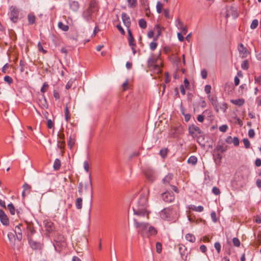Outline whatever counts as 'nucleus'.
I'll use <instances>...</instances> for the list:
<instances>
[{
  "label": "nucleus",
  "mask_w": 261,
  "mask_h": 261,
  "mask_svg": "<svg viewBox=\"0 0 261 261\" xmlns=\"http://www.w3.org/2000/svg\"><path fill=\"white\" fill-rule=\"evenodd\" d=\"M179 251L181 259L185 261L187 260V249L184 245L179 246Z\"/></svg>",
  "instance_id": "4468645a"
},
{
  "label": "nucleus",
  "mask_w": 261,
  "mask_h": 261,
  "mask_svg": "<svg viewBox=\"0 0 261 261\" xmlns=\"http://www.w3.org/2000/svg\"><path fill=\"white\" fill-rule=\"evenodd\" d=\"M157 45L158 43L156 42L152 41L149 44L150 49L151 50H154L156 49Z\"/></svg>",
  "instance_id": "de8ad7c7"
},
{
  "label": "nucleus",
  "mask_w": 261,
  "mask_h": 261,
  "mask_svg": "<svg viewBox=\"0 0 261 261\" xmlns=\"http://www.w3.org/2000/svg\"><path fill=\"white\" fill-rule=\"evenodd\" d=\"M28 230V238L29 240V242L30 243V246L32 248H35V247L33 246L32 244V239L31 238L32 236L35 232V230L33 226L31 225H28L27 226Z\"/></svg>",
  "instance_id": "f8f14e48"
},
{
  "label": "nucleus",
  "mask_w": 261,
  "mask_h": 261,
  "mask_svg": "<svg viewBox=\"0 0 261 261\" xmlns=\"http://www.w3.org/2000/svg\"><path fill=\"white\" fill-rule=\"evenodd\" d=\"M43 99L41 100L40 99V101L41 102V107L43 108L47 109L48 108V104L47 102V101L46 100V98L45 97V96L44 94L42 95Z\"/></svg>",
  "instance_id": "f704fd0d"
},
{
  "label": "nucleus",
  "mask_w": 261,
  "mask_h": 261,
  "mask_svg": "<svg viewBox=\"0 0 261 261\" xmlns=\"http://www.w3.org/2000/svg\"><path fill=\"white\" fill-rule=\"evenodd\" d=\"M149 191L148 189L140 193L136 203L133 206L134 225L136 228H140V231L147 228L148 224L143 222V220L148 219L149 212L147 210L148 197Z\"/></svg>",
  "instance_id": "f257e3e1"
},
{
  "label": "nucleus",
  "mask_w": 261,
  "mask_h": 261,
  "mask_svg": "<svg viewBox=\"0 0 261 261\" xmlns=\"http://www.w3.org/2000/svg\"><path fill=\"white\" fill-rule=\"evenodd\" d=\"M232 142L233 143L234 146H237L239 145L240 141L238 138L235 137L232 139Z\"/></svg>",
  "instance_id": "680f3d73"
},
{
  "label": "nucleus",
  "mask_w": 261,
  "mask_h": 261,
  "mask_svg": "<svg viewBox=\"0 0 261 261\" xmlns=\"http://www.w3.org/2000/svg\"><path fill=\"white\" fill-rule=\"evenodd\" d=\"M160 154L162 157L164 158L166 156L167 154V148H162L160 150Z\"/></svg>",
  "instance_id": "3c124183"
},
{
  "label": "nucleus",
  "mask_w": 261,
  "mask_h": 261,
  "mask_svg": "<svg viewBox=\"0 0 261 261\" xmlns=\"http://www.w3.org/2000/svg\"><path fill=\"white\" fill-rule=\"evenodd\" d=\"M211 218L213 222H216L217 221L216 214L215 212H213L211 214Z\"/></svg>",
  "instance_id": "338daca9"
},
{
  "label": "nucleus",
  "mask_w": 261,
  "mask_h": 261,
  "mask_svg": "<svg viewBox=\"0 0 261 261\" xmlns=\"http://www.w3.org/2000/svg\"><path fill=\"white\" fill-rule=\"evenodd\" d=\"M7 236L9 240V241L11 243L12 242L13 239L14 238V234L12 232H9L8 233Z\"/></svg>",
  "instance_id": "774afa93"
},
{
  "label": "nucleus",
  "mask_w": 261,
  "mask_h": 261,
  "mask_svg": "<svg viewBox=\"0 0 261 261\" xmlns=\"http://www.w3.org/2000/svg\"><path fill=\"white\" fill-rule=\"evenodd\" d=\"M218 107L219 110L223 111L224 112H225L227 109V105L225 103H223L220 105L218 103Z\"/></svg>",
  "instance_id": "09e8293b"
},
{
  "label": "nucleus",
  "mask_w": 261,
  "mask_h": 261,
  "mask_svg": "<svg viewBox=\"0 0 261 261\" xmlns=\"http://www.w3.org/2000/svg\"><path fill=\"white\" fill-rule=\"evenodd\" d=\"M69 4L70 9L74 11H76L79 8V4L77 2L72 1Z\"/></svg>",
  "instance_id": "bb28decb"
},
{
  "label": "nucleus",
  "mask_w": 261,
  "mask_h": 261,
  "mask_svg": "<svg viewBox=\"0 0 261 261\" xmlns=\"http://www.w3.org/2000/svg\"><path fill=\"white\" fill-rule=\"evenodd\" d=\"M147 65L149 69L154 73L159 74L162 72L161 63L159 61L158 57L151 56L148 60Z\"/></svg>",
  "instance_id": "20e7f679"
},
{
  "label": "nucleus",
  "mask_w": 261,
  "mask_h": 261,
  "mask_svg": "<svg viewBox=\"0 0 261 261\" xmlns=\"http://www.w3.org/2000/svg\"><path fill=\"white\" fill-rule=\"evenodd\" d=\"M177 23L176 26L178 29H180L182 33L186 34L187 33L188 29L186 26H185L183 22H181L179 19L176 20Z\"/></svg>",
  "instance_id": "aec40b11"
},
{
  "label": "nucleus",
  "mask_w": 261,
  "mask_h": 261,
  "mask_svg": "<svg viewBox=\"0 0 261 261\" xmlns=\"http://www.w3.org/2000/svg\"><path fill=\"white\" fill-rule=\"evenodd\" d=\"M23 190L25 191V192H27V194H29L31 192V187L29 185H28L27 183H25L23 185Z\"/></svg>",
  "instance_id": "58836bf2"
},
{
  "label": "nucleus",
  "mask_w": 261,
  "mask_h": 261,
  "mask_svg": "<svg viewBox=\"0 0 261 261\" xmlns=\"http://www.w3.org/2000/svg\"><path fill=\"white\" fill-rule=\"evenodd\" d=\"M70 118V113L67 104L66 105L65 108V119L66 122H68Z\"/></svg>",
  "instance_id": "72a5a7b5"
},
{
  "label": "nucleus",
  "mask_w": 261,
  "mask_h": 261,
  "mask_svg": "<svg viewBox=\"0 0 261 261\" xmlns=\"http://www.w3.org/2000/svg\"><path fill=\"white\" fill-rule=\"evenodd\" d=\"M241 68L243 70H247L249 68V62L247 60H244L241 64Z\"/></svg>",
  "instance_id": "e433bc0d"
},
{
  "label": "nucleus",
  "mask_w": 261,
  "mask_h": 261,
  "mask_svg": "<svg viewBox=\"0 0 261 261\" xmlns=\"http://www.w3.org/2000/svg\"><path fill=\"white\" fill-rule=\"evenodd\" d=\"M211 90V86L209 85H207L204 87V91L206 94H210Z\"/></svg>",
  "instance_id": "0e129e2a"
},
{
  "label": "nucleus",
  "mask_w": 261,
  "mask_h": 261,
  "mask_svg": "<svg viewBox=\"0 0 261 261\" xmlns=\"http://www.w3.org/2000/svg\"><path fill=\"white\" fill-rule=\"evenodd\" d=\"M222 159L221 155L220 153H217L216 156L214 159L215 162L217 165H220Z\"/></svg>",
  "instance_id": "c03bdc74"
},
{
  "label": "nucleus",
  "mask_w": 261,
  "mask_h": 261,
  "mask_svg": "<svg viewBox=\"0 0 261 261\" xmlns=\"http://www.w3.org/2000/svg\"><path fill=\"white\" fill-rule=\"evenodd\" d=\"M8 209L9 210L10 214L14 215L15 213V208L12 203H10L7 206Z\"/></svg>",
  "instance_id": "ea45409f"
},
{
  "label": "nucleus",
  "mask_w": 261,
  "mask_h": 261,
  "mask_svg": "<svg viewBox=\"0 0 261 261\" xmlns=\"http://www.w3.org/2000/svg\"><path fill=\"white\" fill-rule=\"evenodd\" d=\"M217 150L218 151H220L221 152H225L227 148H226V147H224V146H222V145H218L217 147Z\"/></svg>",
  "instance_id": "13d9d810"
},
{
  "label": "nucleus",
  "mask_w": 261,
  "mask_h": 261,
  "mask_svg": "<svg viewBox=\"0 0 261 261\" xmlns=\"http://www.w3.org/2000/svg\"><path fill=\"white\" fill-rule=\"evenodd\" d=\"M121 18L124 25L127 28V29H130L129 27L131 24L129 16L125 13H122L121 14Z\"/></svg>",
  "instance_id": "ddd939ff"
},
{
  "label": "nucleus",
  "mask_w": 261,
  "mask_h": 261,
  "mask_svg": "<svg viewBox=\"0 0 261 261\" xmlns=\"http://www.w3.org/2000/svg\"><path fill=\"white\" fill-rule=\"evenodd\" d=\"M48 88V85L47 83L45 82L42 87L41 88V92L43 93H44L47 90Z\"/></svg>",
  "instance_id": "a18cd8bd"
},
{
  "label": "nucleus",
  "mask_w": 261,
  "mask_h": 261,
  "mask_svg": "<svg viewBox=\"0 0 261 261\" xmlns=\"http://www.w3.org/2000/svg\"><path fill=\"white\" fill-rule=\"evenodd\" d=\"M258 25V20L256 19H254V20H253V21H252V23H251L250 28L251 29H255L257 28Z\"/></svg>",
  "instance_id": "37998d69"
},
{
  "label": "nucleus",
  "mask_w": 261,
  "mask_h": 261,
  "mask_svg": "<svg viewBox=\"0 0 261 261\" xmlns=\"http://www.w3.org/2000/svg\"><path fill=\"white\" fill-rule=\"evenodd\" d=\"M94 6L92 4H90L89 7L85 10L82 14L83 17L87 21L90 22L94 21L93 19V8Z\"/></svg>",
  "instance_id": "39448f33"
},
{
  "label": "nucleus",
  "mask_w": 261,
  "mask_h": 261,
  "mask_svg": "<svg viewBox=\"0 0 261 261\" xmlns=\"http://www.w3.org/2000/svg\"><path fill=\"white\" fill-rule=\"evenodd\" d=\"M228 129V126L226 124H223L220 126L219 128V129L220 132L225 133L227 131Z\"/></svg>",
  "instance_id": "603ef678"
},
{
  "label": "nucleus",
  "mask_w": 261,
  "mask_h": 261,
  "mask_svg": "<svg viewBox=\"0 0 261 261\" xmlns=\"http://www.w3.org/2000/svg\"><path fill=\"white\" fill-rule=\"evenodd\" d=\"M4 81L6 83H7L9 85L13 83V79L12 78L8 75L5 76L4 77Z\"/></svg>",
  "instance_id": "49530a36"
},
{
  "label": "nucleus",
  "mask_w": 261,
  "mask_h": 261,
  "mask_svg": "<svg viewBox=\"0 0 261 261\" xmlns=\"http://www.w3.org/2000/svg\"><path fill=\"white\" fill-rule=\"evenodd\" d=\"M28 21L30 24H34L35 21V16L34 15L29 14L28 16Z\"/></svg>",
  "instance_id": "4c0bfd02"
},
{
  "label": "nucleus",
  "mask_w": 261,
  "mask_h": 261,
  "mask_svg": "<svg viewBox=\"0 0 261 261\" xmlns=\"http://www.w3.org/2000/svg\"><path fill=\"white\" fill-rule=\"evenodd\" d=\"M189 208L191 209L194 211L201 212L203 211V207L201 205L196 206L194 205H190L189 206Z\"/></svg>",
  "instance_id": "a878e982"
},
{
  "label": "nucleus",
  "mask_w": 261,
  "mask_h": 261,
  "mask_svg": "<svg viewBox=\"0 0 261 261\" xmlns=\"http://www.w3.org/2000/svg\"><path fill=\"white\" fill-rule=\"evenodd\" d=\"M186 239L191 243H194L196 241L195 236L192 233H187L185 236Z\"/></svg>",
  "instance_id": "c85d7f7f"
},
{
  "label": "nucleus",
  "mask_w": 261,
  "mask_h": 261,
  "mask_svg": "<svg viewBox=\"0 0 261 261\" xmlns=\"http://www.w3.org/2000/svg\"><path fill=\"white\" fill-rule=\"evenodd\" d=\"M147 65L149 69L154 73L159 74L162 72L161 63L159 61L158 57L151 56L148 60Z\"/></svg>",
  "instance_id": "7ed1b4c3"
},
{
  "label": "nucleus",
  "mask_w": 261,
  "mask_h": 261,
  "mask_svg": "<svg viewBox=\"0 0 261 261\" xmlns=\"http://www.w3.org/2000/svg\"><path fill=\"white\" fill-rule=\"evenodd\" d=\"M61 167V161L59 159H56L54 163L53 168L55 170H58Z\"/></svg>",
  "instance_id": "7c9ffc66"
},
{
  "label": "nucleus",
  "mask_w": 261,
  "mask_h": 261,
  "mask_svg": "<svg viewBox=\"0 0 261 261\" xmlns=\"http://www.w3.org/2000/svg\"><path fill=\"white\" fill-rule=\"evenodd\" d=\"M89 182L86 183L85 184V190H87L89 188H90V193H91V202H92V198H93V187H92V182L91 173L89 174Z\"/></svg>",
  "instance_id": "2eb2a0df"
},
{
  "label": "nucleus",
  "mask_w": 261,
  "mask_h": 261,
  "mask_svg": "<svg viewBox=\"0 0 261 261\" xmlns=\"http://www.w3.org/2000/svg\"><path fill=\"white\" fill-rule=\"evenodd\" d=\"M128 7L129 8H135L137 4V0H127Z\"/></svg>",
  "instance_id": "c9c22d12"
},
{
  "label": "nucleus",
  "mask_w": 261,
  "mask_h": 261,
  "mask_svg": "<svg viewBox=\"0 0 261 261\" xmlns=\"http://www.w3.org/2000/svg\"><path fill=\"white\" fill-rule=\"evenodd\" d=\"M12 10L10 13V19L13 22H16L18 19V11L15 8L12 7Z\"/></svg>",
  "instance_id": "f3484780"
},
{
  "label": "nucleus",
  "mask_w": 261,
  "mask_h": 261,
  "mask_svg": "<svg viewBox=\"0 0 261 261\" xmlns=\"http://www.w3.org/2000/svg\"><path fill=\"white\" fill-rule=\"evenodd\" d=\"M256 234L257 236V241L258 242V244H260V241H261V238H260V231L259 230H258V231H256L254 232V236H256Z\"/></svg>",
  "instance_id": "69168bd1"
},
{
  "label": "nucleus",
  "mask_w": 261,
  "mask_h": 261,
  "mask_svg": "<svg viewBox=\"0 0 261 261\" xmlns=\"http://www.w3.org/2000/svg\"><path fill=\"white\" fill-rule=\"evenodd\" d=\"M188 130L189 134L193 138H198L202 133L200 128L194 124L189 125Z\"/></svg>",
  "instance_id": "423d86ee"
},
{
  "label": "nucleus",
  "mask_w": 261,
  "mask_h": 261,
  "mask_svg": "<svg viewBox=\"0 0 261 261\" xmlns=\"http://www.w3.org/2000/svg\"><path fill=\"white\" fill-rule=\"evenodd\" d=\"M209 100H210L212 105L214 107L216 111L218 112L219 110V108L218 107V101L217 99V97L216 96L211 97L210 95L208 96Z\"/></svg>",
  "instance_id": "6ab92c4d"
},
{
  "label": "nucleus",
  "mask_w": 261,
  "mask_h": 261,
  "mask_svg": "<svg viewBox=\"0 0 261 261\" xmlns=\"http://www.w3.org/2000/svg\"><path fill=\"white\" fill-rule=\"evenodd\" d=\"M162 199L166 202H171L174 201L175 196L173 193L166 192L162 194Z\"/></svg>",
  "instance_id": "1a4fd4ad"
},
{
  "label": "nucleus",
  "mask_w": 261,
  "mask_h": 261,
  "mask_svg": "<svg viewBox=\"0 0 261 261\" xmlns=\"http://www.w3.org/2000/svg\"><path fill=\"white\" fill-rule=\"evenodd\" d=\"M148 224V226L147 228L144 229L142 231H140V228H137L138 230V231L140 233L142 236H144L145 232H148L150 235H155L157 233V230L156 229L152 226H150L148 223H146Z\"/></svg>",
  "instance_id": "6e6552de"
},
{
  "label": "nucleus",
  "mask_w": 261,
  "mask_h": 261,
  "mask_svg": "<svg viewBox=\"0 0 261 261\" xmlns=\"http://www.w3.org/2000/svg\"><path fill=\"white\" fill-rule=\"evenodd\" d=\"M75 135L73 134L72 135H70L68 140V145L69 146L70 149H71L73 147L75 144Z\"/></svg>",
  "instance_id": "b1692460"
},
{
  "label": "nucleus",
  "mask_w": 261,
  "mask_h": 261,
  "mask_svg": "<svg viewBox=\"0 0 261 261\" xmlns=\"http://www.w3.org/2000/svg\"><path fill=\"white\" fill-rule=\"evenodd\" d=\"M214 247L216 250L217 251V252L219 253L220 252L221 250V244L219 242H216L214 244Z\"/></svg>",
  "instance_id": "6e6d98bb"
},
{
  "label": "nucleus",
  "mask_w": 261,
  "mask_h": 261,
  "mask_svg": "<svg viewBox=\"0 0 261 261\" xmlns=\"http://www.w3.org/2000/svg\"><path fill=\"white\" fill-rule=\"evenodd\" d=\"M38 50L40 51H42L43 53L44 54H45L46 53V50L44 49L41 43L40 42H39L38 43Z\"/></svg>",
  "instance_id": "e2e57ef3"
},
{
  "label": "nucleus",
  "mask_w": 261,
  "mask_h": 261,
  "mask_svg": "<svg viewBox=\"0 0 261 261\" xmlns=\"http://www.w3.org/2000/svg\"><path fill=\"white\" fill-rule=\"evenodd\" d=\"M212 192L216 195H219L220 194V190L216 187H214L212 189Z\"/></svg>",
  "instance_id": "5fc2aeb1"
},
{
  "label": "nucleus",
  "mask_w": 261,
  "mask_h": 261,
  "mask_svg": "<svg viewBox=\"0 0 261 261\" xmlns=\"http://www.w3.org/2000/svg\"><path fill=\"white\" fill-rule=\"evenodd\" d=\"M230 102L238 106H242L244 104L245 100L242 98H239L237 99H231L230 100Z\"/></svg>",
  "instance_id": "393cba45"
},
{
  "label": "nucleus",
  "mask_w": 261,
  "mask_h": 261,
  "mask_svg": "<svg viewBox=\"0 0 261 261\" xmlns=\"http://www.w3.org/2000/svg\"><path fill=\"white\" fill-rule=\"evenodd\" d=\"M139 25L142 29H145L147 27L146 21L144 19H141L139 21Z\"/></svg>",
  "instance_id": "a19ab883"
},
{
  "label": "nucleus",
  "mask_w": 261,
  "mask_h": 261,
  "mask_svg": "<svg viewBox=\"0 0 261 261\" xmlns=\"http://www.w3.org/2000/svg\"><path fill=\"white\" fill-rule=\"evenodd\" d=\"M0 220L4 225H7L9 224V219L2 210H0Z\"/></svg>",
  "instance_id": "a211bd4d"
},
{
  "label": "nucleus",
  "mask_w": 261,
  "mask_h": 261,
  "mask_svg": "<svg viewBox=\"0 0 261 261\" xmlns=\"http://www.w3.org/2000/svg\"><path fill=\"white\" fill-rule=\"evenodd\" d=\"M22 228L24 229L22 224H19L15 226L14 229V232L16 237L17 240L20 242L22 238Z\"/></svg>",
  "instance_id": "9b49d317"
},
{
  "label": "nucleus",
  "mask_w": 261,
  "mask_h": 261,
  "mask_svg": "<svg viewBox=\"0 0 261 261\" xmlns=\"http://www.w3.org/2000/svg\"><path fill=\"white\" fill-rule=\"evenodd\" d=\"M156 11L158 13H161L162 11V9L163 8V5L160 2H158L156 4Z\"/></svg>",
  "instance_id": "79ce46f5"
},
{
  "label": "nucleus",
  "mask_w": 261,
  "mask_h": 261,
  "mask_svg": "<svg viewBox=\"0 0 261 261\" xmlns=\"http://www.w3.org/2000/svg\"><path fill=\"white\" fill-rule=\"evenodd\" d=\"M187 162L189 164H191L192 165H195L197 162V158L194 156H191L188 160Z\"/></svg>",
  "instance_id": "c756f323"
},
{
  "label": "nucleus",
  "mask_w": 261,
  "mask_h": 261,
  "mask_svg": "<svg viewBox=\"0 0 261 261\" xmlns=\"http://www.w3.org/2000/svg\"><path fill=\"white\" fill-rule=\"evenodd\" d=\"M45 228L48 232H50L55 229L54 223L49 220H45L44 222Z\"/></svg>",
  "instance_id": "dca6fc26"
},
{
  "label": "nucleus",
  "mask_w": 261,
  "mask_h": 261,
  "mask_svg": "<svg viewBox=\"0 0 261 261\" xmlns=\"http://www.w3.org/2000/svg\"><path fill=\"white\" fill-rule=\"evenodd\" d=\"M182 132V127L180 124H176L172 126L170 132V135L172 137H176Z\"/></svg>",
  "instance_id": "0eeeda50"
},
{
  "label": "nucleus",
  "mask_w": 261,
  "mask_h": 261,
  "mask_svg": "<svg viewBox=\"0 0 261 261\" xmlns=\"http://www.w3.org/2000/svg\"><path fill=\"white\" fill-rule=\"evenodd\" d=\"M172 178L173 174L171 173H169L163 178V182L165 185L168 184Z\"/></svg>",
  "instance_id": "cd10ccee"
},
{
  "label": "nucleus",
  "mask_w": 261,
  "mask_h": 261,
  "mask_svg": "<svg viewBox=\"0 0 261 261\" xmlns=\"http://www.w3.org/2000/svg\"><path fill=\"white\" fill-rule=\"evenodd\" d=\"M145 174L146 178L151 181H153L155 179L154 172L150 169H147L145 171Z\"/></svg>",
  "instance_id": "412c9836"
},
{
  "label": "nucleus",
  "mask_w": 261,
  "mask_h": 261,
  "mask_svg": "<svg viewBox=\"0 0 261 261\" xmlns=\"http://www.w3.org/2000/svg\"><path fill=\"white\" fill-rule=\"evenodd\" d=\"M128 37V44L129 46H136V43H135V39L132 33L131 30L130 29H127Z\"/></svg>",
  "instance_id": "4be33fe9"
},
{
  "label": "nucleus",
  "mask_w": 261,
  "mask_h": 261,
  "mask_svg": "<svg viewBox=\"0 0 261 261\" xmlns=\"http://www.w3.org/2000/svg\"><path fill=\"white\" fill-rule=\"evenodd\" d=\"M201 75L203 79H205L207 77V72L205 69H203L201 71Z\"/></svg>",
  "instance_id": "052dcab7"
},
{
  "label": "nucleus",
  "mask_w": 261,
  "mask_h": 261,
  "mask_svg": "<svg viewBox=\"0 0 261 261\" xmlns=\"http://www.w3.org/2000/svg\"><path fill=\"white\" fill-rule=\"evenodd\" d=\"M84 168L85 170L87 172H89V163H88V161H85L84 162Z\"/></svg>",
  "instance_id": "bf43d9fd"
},
{
  "label": "nucleus",
  "mask_w": 261,
  "mask_h": 261,
  "mask_svg": "<svg viewBox=\"0 0 261 261\" xmlns=\"http://www.w3.org/2000/svg\"><path fill=\"white\" fill-rule=\"evenodd\" d=\"M58 27L60 29L64 32H66L69 30L68 25L63 24V23L61 21L58 22Z\"/></svg>",
  "instance_id": "2f4dec72"
},
{
  "label": "nucleus",
  "mask_w": 261,
  "mask_h": 261,
  "mask_svg": "<svg viewBox=\"0 0 261 261\" xmlns=\"http://www.w3.org/2000/svg\"><path fill=\"white\" fill-rule=\"evenodd\" d=\"M178 205L169 206L164 208L160 212V216L164 221L175 222L179 216Z\"/></svg>",
  "instance_id": "f03ea898"
},
{
  "label": "nucleus",
  "mask_w": 261,
  "mask_h": 261,
  "mask_svg": "<svg viewBox=\"0 0 261 261\" xmlns=\"http://www.w3.org/2000/svg\"><path fill=\"white\" fill-rule=\"evenodd\" d=\"M83 199L82 198H77L75 202V206L77 209L80 210L82 207L83 205Z\"/></svg>",
  "instance_id": "473e14b6"
},
{
  "label": "nucleus",
  "mask_w": 261,
  "mask_h": 261,
  "mask_svg": "<svg viewBox=\"0 0 261 261\" xmlns=\"http://www.w3.org/2000/svg\"><path fill=\"white\" fill-rule=\"evenodd\" d=\"M58 137L59 138V139L61 140L60 141H58V146L59 148H62V145H64L65 144V136H64V134L63 133H59L58 135Z\"/></svg>",
  "instance_id": "5701e85b"
},
{
  "label": "nucleus",
  "mask_w": 261,
  "mask_h": 261,
  "mask_svg": "<svg viewBox=\"0 0 261 261\" xmlns=\"http://www.w3.org/2000/svg\"><path fill=\"white\" fill-rule=\"evenodd\" d=\"M243 142L245 147L246 148H249L250 147V143L248 139H247V138L243 139Z\"/></svg>",
  "instance_id": "864d4df0"
},
{
  "label": "nucleus",
  "mask_w": 261,
  "mask_h": 261,
  "mask_svg": "<svg viewBox=\"0 0 261 261\" xmlns=\"http://www.w3.org/2000/svg\"><path fill=\"white\" fill-rule=\"evenodd\" d=\"M232 243L234 246L239 247L240 246V241L237 238H234L232 239Z\"/></svg>",
  "instance_id": "8fccbe9b"
},
{
  "label": "nucleus",
  "mask_w": 261,
  "mask_h": 261,
  "mask_svg": "<svg viewBox=\"0 0 261 261\" xmlns=\"http://www.w3.org/2000/svg\"><path fill=\"white\" fill-rule=\"evenodd\" d=\"M156 250L158 253H160L162 251V244L159 242H157L156 244Z\"/></svg>",
  "instance_id": "4d7b16f0"
},
{
  "label": "nucleus",
  "mask_w": 261,
  "mask_h": 261,
  "mask_svg": "<svg viewBox=\"0 0 261 261\" xmlns=\"http://www.w3.org/2000/svg\"><path fill=\"white\" fill-rule=\"evenodd\" d=\"M238 49L239 52L240 56L242 58H244L247 57L248 55L249 54V51L245 47L242 43H240L239 44L238 47Z\"/></svg>",
  "instance_id": "9d476101"
}]
</instances>
